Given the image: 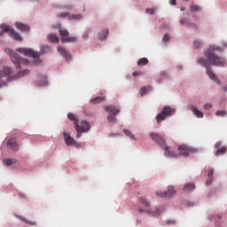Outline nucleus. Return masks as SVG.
<instances>
[{
    "instance_id": "1",
    "label": "nucleus",
    "mask_w": 227,
    "mask_h": 227,
    "mask_svg": "<svg viewBox=\"0 0 227 227\" xmlns=\"http://www.w3.org/2000/svg\"><path fill=\"white\" fill-rule=\"evenodd\" d=\"M223 49L216 45H210L207 50L205 51L204 56L207 58V59L200 58L197 59L198 65H200V67H204V68H207L206 73L208 77L216 82V84H221V81L215 74H214V71L210 68L212 65L215 67H224L226 65V59L223 58L219 57L216 52H223Z\"/></svg>"
},
{
    "instance_id": "2",
    "label": "nucleus",
    "mask_w": 227,
    "mask_h": 227,
    "mask_svg": "<svg viewBox=\"0 0 227 227\" xmlns=\"http://www.w3.org/2000/svg\"><path fill=\"white\" fill-rule=\"evenodd\" d=\"M8 54H10L11 61L12 63H13L16 68H20V65H25L26 67H27V65L29 64V60L20 58L19 54H17L11 49L8 50Z\"/></svg>"
},
{
    "instance_id": "3",
    "label": "nucleus",
    "mask_w": 227,
    "mask_h": 227,
    "mask_svg": "<svg viewBox=\"0 0 227 227\" xmlns=\"http://www.w3.org/2000/svg\"><path fill=\"white\" fill-rule=\"evenodd\" d=\"M74 129L77 132L76 137L77 139H79L82 136V133L90 132V129H91V125H90V122L88 121H82L81 122H77V124H75L74 126Z\"/></svg>"
},
{
    "instance_id": "4",
    "label": "nucleus",
    "mask_w": 227,
    "mask_h": 227,
    "mask_svg": "<svg viewBox=\"0 0 227 227\" xmlns=\"http://www.w3.org/2000/svg\"><path fill=\"white\" fill-rule=\"evenodd\" d=\"M175 113H176L175 108H171L170 106L163 107L161 112L156 116L157 123H161V121H164L166 118L169 116H173Z\"/></svg>"
},
{
    "instance_id": "5",
    "label": "nucleus",
    "mask_w": 227,
    "mask_h": 227,
    "mask_svg": "<svg viewBox=\"0 0 227 227\" xmlns=\"http://www.w3.org/2000/svg\"><path fill=\"white\" fill-rule=\"evenodd\" d=\"M0 27L2 29L0 33H9L11 38H13V40H17V42H22V36H20V34L16 32L15 29L12 28L10 26L2 24Z\"/></svg>"
},
{
    "instance_id": "6",
    "label": "nucleus",
    "mask_w": 227,
    "mask_h": 227,
    "mask_svg": "<svg viewBox=\"0 0 227 227\" xmlns=\"http://www.w3.org/2000/svg\"><path fill=\"white\" fill-rule=\"evenodd\" d=\"M105 111L108 113L107 120L110 123H116V114L120 113V109L116 108V106L110 105L108 106L104 107Z\"/></svg>"
},
{
    "instance_id": "7",
    "label": "nucleus",
    "mask_w": 227,
    "mask_h": 227,
    "mask_svg": "<svg viewBox=\"0 0 227 227\" xmlns=\"http://www.w3.org/2000/svg\"><path fill=\"white\" fill-rule=\"evenodd\" d=\"M59 33L62 36L60 38L62 43H75L77 42V37L75 36L67 37L70 33L65 28H59Z\"/></svg>"
},
{
    "instance_id": "8",
    "label": "nucleus",
    "mask_w": 227,
    "mask_h": 227,
    "mask_svg": "<svg viewBox=\"0 0 227 227\" xmlns=\"http://www.w3.org/2000/svg\"><path fill=\"white\" fill-rule=\"evenodd\" d=\"M16 52H20V54L27 56L28 58H40L38 52L27 48H18L16 49Z\"/></svg>"
},
{
    "instance_id": "9",
    "label": "nucleus",
    "mask_w": 227,
    "mask_h": 227,
    "mask_svg": "<svg viewBox=\"0 0 227 227\" xmlns=\"http://www.w3.org/2000/svg\"><path fill=\"white\" fill-rule=\"evenodd\" d=\"M178 150L180 152V154L183 155V157H189L191 153H196V149L185 145H180Z\"/></svg>"
},
{
    "instance_id": "10",
    "label": "nucleus",
    "mask_w": 227,
    "mask_h": 227,
    "mask_svg": "<svg viewBox=\"0 0 227 227\" xmlns=\"http://www.w3.org/2000/svg\"><path fill=\"white\" fill-rule=\"evenodd\" d=\"M150 137L153 141L157 143V145H160V146H164L166 145V141L164 140V137L160 136L159 133L152 132L150 134Z\"/></svg>"
},
{
    "instance_id": "11",
    "label": "nucleus",
    "mask_w": 227,
    "mask_h": 227,
    "mask_svg": "<svg viewBox=\"0 0 227 227\" xmlns=\"http://www.w3.org/2000/svg\"><path fill=\"white\" fill-rule=\"evenodd\" d=\"M176 192L173 186L168 187L167 192H156V196H160V198H171V196H175Z\"/></svg>"
},
{
    "instance_id": "12",
    "label": "nucleus",
    "mask_w": 227,
    "mask_h": 227,
    "mask_svg": "<svg viewBox=\"0 0 227 227\" xmlns=\"http://www.w3.org/2000/svg\"><path fill=\"white\" fill-rule=\"evenodd\" d=\"M64 141L67 146H74V145H77V142L70 136L69 133L64 132Z\"/></svg>"
},
{
    "instance_id": "13",
    "label": "nucleus",
    "mask_w": 227,
    "mask_h": 227,
    "mask_svg": "<svg viewBox=\"0 0 227 227\" xmlns=\"http://www.w3.org/2000/svg\"><path fill=\"white\" fill-rule=\"evenodd\" d=\"M8 148H11L12 152H18L19 151V145L17 144V140L15 138L9 139L7 142Z\"/></svg>"
},
{
    "instance_id": "14",
    "label": "nucleus",
    "mask_w": 227,
    "mask_h": 227,
    "mask_svg": "<svg viewBox=\"0 0 227 227\" xmlns=\"http://www.w3.org/2000/svg\"><path fill=\"white\" fill-rule=\"evenodd\" d=\"M28 74H29V70L27 69L20 71L16 74L11 76L10 81H15L17 79H20V77H25V75H27Z\"/></svg>"
},
{
    "instance_id": "15",
    "label": "nucleus",
    "mask_w": 227,
    "mask_h": 227,
    "mask_svg": "<svg viewBox=\"0 0 227 227\" xmlns=\"http://www.w3.org/2000/svg\"><path fill=\"white\" fill-rule=\"evenodd\" d=\"M58 52H59L60 56L65 58V59H67V60L72 59V56L70 55V52H68V51H67V49H65L63 47H59L58 48Z\"/></svg>"
},
{
    "instance_id": "16",
    "label": "nucleus",
    "mask_w": 227,
    "mask_h": 227,
    "mask_svg": "<svg viewBox=\"0 0 227 227\" xmlns=\"http://www.w3.org/2000/svg\"><path fill=\"white\" fill-rule=\"evenodd\" d=\"M139 213L140 214H147V215H160V210L156 209L155 211H150L148 209H143V208H139Z\"/></svg>"
},
{
    "instance_id": "17",
    "label": "nucleus",
    "mask_w": 227,
    "mask_h": 227,
    "mask_svg": "<svg viewBox=\"0 0 227 227\" xmlns=\"http://www.w3.org/2000/svg\"><path fill=\"white\" fill-rule=\"evenodd\" d=\"M194 189H196V185L192 183H188L184 184L183 191H184V192H191L194 191Z\"/></svg>"
},
{
    "instance_id": "18",
    "label": "nucleus",
    "mask_w": 227,
    "mask_h": 227,
    "mask_svg": "<svg viewBox=\"0 0 227 227\" xmlns=\"http://www.w3.org/2000/svg\"><path fill=\"white\" fill-rule=\"evenodd\" d=\"M16 29H19L20 31H29V26L23 24V23H15Z\"/></svg>"
},
{
    "instance_id": "19",
    "label": "nucleus",
    "mask_w": 227,
    "mask_h": 227,
    "mask_svg": "<svg viewBox=\"0 0 227 227\" xmlns=\"http://www.w3.org/2000/svg\"><path fill=\"white\" fill-rule=\"evenodd\" d=\"M12 74V67H4L2 71H0V77H6Z\"/></svg>"
},
{
    "instance_id": "20",
    "label": "nucleus",
    "mask_w": 227,
    "mask_h": 227,
    "mask_svg": "<svg viewBox=\"0 0 227 227\" xmlns=\"http://www.w3.org/2000/svg\"><path fill=\"white\" fill-rule=\"evenodd\" d=\"M191 109H192V112L193 113L194 116H196V118H203V116H204L203 112L198 110V107L192 106Z\"/></svg>"
},
{
    "instance_id": "21",
    "label": "nucleus",
    "mask_w": 227,
    "mask_h": 227,
    "mask_svg": "<svg viewBox=\"0 0 227 227\" xmlns=\"http://www.w3.org/2000/svg\"><path fill=\"white\" fill-rule=\"evenodd\" d=\"M109 35V29H104L102 32L98 34V40H106Z\"/></svg>"
},
{
    "instance_id": "22",
    "label": "nucleus",
    "mask_w": 227,
    "mask_h": 227,
    "mask_svg": "<svg viewBox=\"0 0 227 227\" xmlns=\"http://www.w3.org/2000/svg\"><path fill=\"white\" fill-rule=\"evenodd\" d=\"M48 40H49V42H51L52 43H59V37H58L54 34H50L48 35Z\"/></svg>"
},
{
    "instance_id": "23",
    "label": "nucleus",
    "mask_w": 227,
    "mask_h": 227,
    "mask_svg": "<svg viewBox=\"0 0 227 227\" xmlns=\"http://www.w3.org/2000/svg\"><path fill=\"white\" fill-rule=\"evenodd\" d=\"M104 100H106V96L96 97V98L90 99V104H100L101 102H104Z\"/></svg>"
},
{
    "instance_id": "24",
    "label": "nucleus",
    "mask_w": 227,
    "mask_h": 227,
    "mask_svg": "<svg viewBox=\"0 0 227 227\" xmlns=\"http://www.w3.org/2000/svg\"><path fill=\"white\" fill-rule=\"evenodd\" d=\"M164 152H165L166 157H176V153L173 151H169V147L168 146L164 147Z\"/></svg>"
},
{
    "instance_id": "25",
    "label": "nucleus",
    "mask_w": 227,
    "mask_h": 227,
    "mask_svg": "<svg viewBox=\"0 0 227 227\" xmlns=\"http://www.w3.org/2000/svg\"><path fill=\"white\" fill-rule=\"evenodd\" d=\"M18 219H20V221H21L22 223H25V224H29L30 226H35L36 223L32 222V221H28L27 219L22 217V216H18Z\"/></svg>"
},
{
    "instance_id": "26",
    "label": "nucleus",
    "mask_w": 227,
    "mask_h": 227,
    "mask_svg": "<svg viewBox=\"0 0 227 227\" xmlns=\"http://www.w3.org/2000/svg\"><path fill=\"white\" fill-rule=\"evenodd\" d=\"M3 162L6 166H12V164H17V160L16 159H6V160H3Z\"/></svg>"
},
{
    "instance_id": "27",
    "label": "nucleus",
    "mask_w": 227,
    "mask_h": 227,
    "mask_svg": "<svg viewBox=\"0 0 227 227\" xmlns=\"http://www.w3.org/2000/svg\"><path fill=\"white\" fill-rule=\"evenodd\" d=\"M191 21L187 20V19L185 18H183L181 20H180V24L181 26H185V27H191Z\"/></svg>"
},
{
    "instance_id": "28",
    "label": "nucleus",
    "mask_w": 227,
    "mask_h": 227,
    "mask_svg": "<svg viewBox=\"0 0 227 227\" xmlns=\"http://www.w3.org/2000/svg\"><path fill=\"white\" fill-rule=\"evenodd\" d=\"M139 67H145L148 65V59L146 58H142L137 61Z\"/></svg>"
},
{
    "instance_id": "29",
    "label": "nucleus",
    "mask_w": 227,
    "mask_h": 227,
    "mask_svg": "<svg viewBox=\"0 0 227 227\" xmlns=\"http://www.w3.org/2000/svg\"><path fill=\"white\" fill-rule=\"evenodd\" d=\"M82 19V15L81 14H72L69 16V20H81Z\"/></svg>"
},
{
    "instance_id": "30",
    "label": "nucleus",
    "mask_w": 227,
    "mask_h": 227,
    "mask_svg": "<svg viewBox=\"0 0 227 227\" xmlns=\"http://www.w3.org/2000/svg\"><path fill=\"white\" fill-rule=\"evenodd\" d=\"M67 118L69 120H71V121H74V126L77 125L78 120H77V117H75L74 114H72V113L68 114Z\"/></svg>"
},
{
    "instance_id": "31",
    "label": "nucleus",
    "mask_w": 227,
    "mask_h": 227,
    "mask_svg": "<svg viewBox=\"0 0 227 227\" xmlns=\"http://www.w3.org/2000/svg\"><path fill=\"white\" fill-rule=\"evenodd\" d=\"M139 202L141 203L142 206H144L145 208H148L150 207V202L146 200V199L142 198L139 200Z\"/></svg>"
},
{
    "instance_id": "32",
    "label": "nucleus",
    "mask_w": 227,
    "mask_h": 227,
    "mask_svg": "<svg viewBox=\"0 0 227 227\" xmlns=\"http://www.w3.org/2000/svg\"><path fill=\"white\" fill-rule=\"evenodd\" d=\"M202 43H203L200 40L195 39L193 41V48L194 49H200V47H201Z\"/></svg>"
},
{
    "instance_id": "33",
    "label": "nucleus",
    "mask_w": 227,
    "mask_h": 227,
    "mask_svg": "<svg viewBox=\"0 0 227 227\" xmlns=\"http://www.w3.org/2000/svg\"><path fill=\"white\" fill-rule=\"evenodd\" d=\"M227 113L224 110H218L215 112V116H222V118H224L226 116Z\"/></svg>"
},
{
    "instance_id": "34",
    "label": "nucleus",
    "mask_w": 227,
    "mask_h": 227,
    "mask_svg": "<svg viewBox=\"0 0 227 227\" xmlns=\"http://www.w3.org/2000/svg\"><path fill=\"white\" fill-rule=\"evenodd\" d=\"M220 153H222V155H224V153H226V147L218 148L215 155H220Z\"/></svg>"
},
{
    "instance_id": "35",
    "label": "nucleus",
    "mask_w": 227,
    "mask_h": 227,
    "mask_svg": "<svg viewBox=\"0 0 227 227\" xmlns=\"http://www.w3.org/2000/svg\"><path fill=\"white\" fill-rule=\"evenodd\" d=\"M191 12H200L201 11V7H200V5H192L191 6Z\"/></svg>"
},
{
    "instance_id": "36",
    "label": "nucleus",
    "mask_w": 227,
    "mask_h": 227,
    "mask_svg": "<svg viewBox=\"0 0 227 227\" xmlns=\"http://www.w3.org/2000/svg\"><path fill=\"white\" fill-rule=\"evenodd\" d=\"M148 93V88L142 87L140 90V95L141 97H145Z\"/></svg>"
},
{
    "instance_id": "37",
    "label": "nucleus",
    "mask_w": 227,
    "mask_h": 227,
    "mask_svg": "<svg viewBox=\"0 0 227 227\" xmlns=\"http://www.w3.org/2000/svg\"><path fill=\"white\" fill-rule=\"evenodd\" d=\"M123 132L124 134H126V136H128L131 139H136V137L134 136V134H132V132H130L129 130L124 129Z\"/></svg>"
},
{
    "instance_id": "38",
    "label": "nucleus",
    "mask_w": 227,
    "mask_h": 227,
    "mask_svg": "<svg viewBox=\"0 0 227 227\" xmlns=\"http://www.w3.org/2000/svg\"><path fill=\"white\" fill-rule=\"evenodd\" d=\"M189 29H194V31H198L200 29V27L198 25H196V23H191L190 24V27H188Z\"/></svg>"
},
{
    "instance_id": "39",
    "label": "nucleus",
    "mask_w": 227,
    "mask_h": 227,
    "mask_svg": "<svg viewBox=\"0 0 227 227\" xmlns=\"http://www.w3.org/2000/svg\"><path fill=\"white\" fill-rule=\"evenodd\" d=\"M58 17L59 18H65V17H68V19L70 20V17H71V15H70V13H68V12H62V13H59V14H58Z\"/></svg>"
},
{
    "instance_id": "40",
    "label": "nucleus",
    "mask_w": 227,
    "mask_h": 227,
    "mask_svg": "<svg viewBox=\"0 0 227 227\" xmlns=\"http://www.w3.org/2000/svg\"><path fill=\"white\" fill-rule=\"evenodd\" d=\"M162 42H164V43H168V42H169V35L168 34H165V35L162 38Z\"/></svg>"
},
{
    "instance_id": "41",
    "label": "nucleus",
    "mask_w": 227,
    "mask_h": 227,
    "mask_svg": "<svg viewBox=\"0 0 227 227\" xmlns=\"http://www.w3.org/2000/svg\"><path fill=\"white\" fill-rule=\"evenodd\" d=\"M145 13H148L149 15H153L155 13V10L147 8L145 9Z\"/></svg>"
},
{
    "instance_id": "42",
    "label": "nucleus",
    "mask_w": 227,
    "mask_h": 227,
    "mask_svg": "<svg viewBox=\"0 0 227 227\" xmlns=\"http://www.w3.org/2000/svg\"><path fill=\"white\" fill-rule=\"evenodd\" d=\"M145 73L139 72V71H135L133 72L132 75L133 77H139V75H143Z\"/></svg>"
},
{
    "instance_id": "43",
    "label": "nucleus",
    "mask_w": 227,
    "mask_h": 227,
    "mask_svg": "<svg viewBox=\"0 0 227 227\" xmlns=\"http://www.w3.org/2000/svg\"><path fill=\"white\" fill-rule=\"evenodd\" d=\"M208 178H212L214 176V168H210L207 174Z\"/></svg>"
},
{
    "instance_id": "44",
    "label": "nucleus",
    "mask_w": 227,
    "mask_h": 227,
    "mask_svg": "<svg viewBox=\"0 0 227 227\" xmlns=\"http://www.w3.org/2000/svg\"><path fill=\"white\" fill-rule=\"evenodd\" d=\"M212 107H213V106L210 105V104H206V105L204 106V109H205L206 111H208V109H212Z\"/></svg>"
},
{
    "instance_id": "45",
    "label": "nucleus",
    "mask_w": 227,
    "mask_h": 227,
    "mask_svg": "<svg viewBox=\"0 0 227 227\" xmlns=\"http://www.w3.org/2000/svg\"><path fill=\"white\" fill-rule=\"evenodd\" d=\"M82 38L84 40H88V38H90V33L86 32L85 34H83Z\"/></svg>"
},
{
    "instance_id": "46",
    "label": "nucleus",
    "mask_w": 227,
    "mask_h": 227,
    "mask_svg": "<svg viewBox=\"0 0 227 227\" xmlns=\"http://www.w3.org/2000/svg\"><path fill=\"white\" fill-rule=\"evenodd\" d=\"M170 4H172L173 6H176V0H170Z\"/></svg>"
},
{
    "instance_id": "47",
    "label": "nucleus",
    "mask_w": 227,
    "mask_h": 227,
    "mask_svg": "<svg viewBox=\"0 0 227 227\" xmlns=\"http://www.w3.org/2000/svg\"><path fill=\"white\" fill-rule=\"evenodd\" d=\"M206 185H212V179H208V180L206 182Z\"/></svg>"
},
{
    "instance_id": "48",
    "label": "nucleus",
    "mask_w": 227,
    "mask_h": 227,
    "mask_svg": "<svg viewBox=\"0 0 227 227\" xmlns=\"http://www.w3.org/2000/svg\"><path fill=\"white\" fill-rule=\"evenodd\" d=\"M215 148H220L221 146V142H216L215 145Z\"/></svg>"
},
{
    "instance_id": "49",
    "label": "nucleus",
    "mask_w": 227,
    "mask_h": 227,
    "mask_svg": "<svg viewBox=\"0 0 227 227\" xmlns=\"http://www.w3.org/2000/svg\"><path fill=\"white\" fill-rule=\"evenodd\" d=\"M167 224H175V221H168Z\"/></svg>"
},
{
    "instance_id": "50",
    "label": "nucleus",
    "mask_w": 227,
    "mask_h": 227,
    "mask_svg": "<svg viewBox=\"0 0 227 227\" xmlns=\"http://www.w3.org/2000/svg\"><path fill=\"white\" fill-rule=\"evenodd\" d=\"M47 84V81L45 80L43 83H41V86H45Z\"/></svg>"
},
{
    "instance_id": "51",
    "label": "nucleus",
    "mask_w": 227,
    "mask_h": 227,
    "mask_svg": "<svg viewBox=\"0 0 227 227\" xmlns=\"http://www.w3.org/2000/svg\"><path fill=\"white\" fill-rule=\"evenodd\" d=\"M43 49H45V48L41 49V54H43ZM46 49H49V48L46 47Z\"/></svg>"
},
{
    "instance_id": "52",
    "label": "nucleus",
    "mask_w": 227,
    "mask_h": 227,
    "mask_svg": "<svg viewBox=\"0 0 227 227\" xmlns=\"http://www.w3.org/2000/svg\"><path fill=\"white\" fill-rule=\"evenodd\" d=\"M181 12H185V8L182 7Z\"/></svg>"
},
{
    "instance_id": "53",
    "label": "nucleus",
    "mask_w": 227,
    "mask_h": 227,
    "mask_svg": "<svg viewBox=\"0 0 227 227\" xmlns=\"http://www.w3.org/2000/svg\"><path fill=\"white\" fill-rule=\"evenodd\" d=\"M224 91H227V86L223 87Z\"/></svg>"
},
{
    "instance_id": "54",
    "label": "nucleus",
    "mask_w": 227,
    "mask_h": 227,
    "mask_svg": "<svg viewBox=\"0 0 227 227\" xmlns=\"http://www.w3.org/2000/svg\"><path fill=\"white\" fill-rule=\"evenodd\" d=\"M223 47H227V43H223Z\"/></svg>"
},
{
    "instance_id": "55",
    "label": "nucleus",
    "mask_w": 227,
    "mask_h": 227,
    "mask_svg": "<svg viewBox=\"0 0 227 227\" xmlns=\"http://www.w3.org/2000/svg\"><path fill=\"white\" fill-rule=\"evenodd\" d=\"M183 1H185L186 3H189L190 0H183Z\"/></svg>"
},
{
    "instance_id": "56",
    "label": "nucleus",
    "mask_w": 227,
    "mask_h": 227,
    "mask_svg": "<svg viewBox=\"0 0 227 227\" xmlns=\"http://www.w3.org/2000/svg\"><path fill=\"white\" fill-rule=\"evenodd\" d=\"M0 36H3V32H0Z\"/></svg>"
},
{
    "instance_id": "57",
    "label": "nucleus",
    "mask_w": 227,
    "mask_h": 227,
    "mask_svg": "<svg viewBox=\"0 0 227 227\" xmlns=\"http://www.w3.org/2000/svg\"><path fill=\"white\" fill-rule=\"evenodd\" d=\"M148 89H149V90H152V87L148 86Z\"/></svg>"
}]
</instances>
